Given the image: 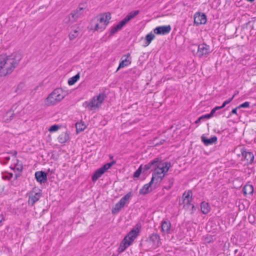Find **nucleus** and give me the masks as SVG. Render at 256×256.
Returning a JSON list of instances; mask_svg holds the SVG:
<instances>
[{
    "label": "nucleus",
    "instance_id": "nucleus-50",
    "mask_svg": "<svg viewBox=\"0 0 256 256\" xmlns=\"http://www.w3.org/2000/svg\"><path fill=\"white\" fill-rule=\"evenodd\" d=\"M12 115H13V114H12V115L10 116V118L12 117Z\"/></svg>",
    "mask_w": 256,
    "mask_h": 256
},
{
    "label": "nucleus",
    "instance_id": "nucleus-22",
    "mask_svg": "<svg viewBox=\"0 0 256 256\" xmlns=\"http://www.w3.org/2000/svg\"><path fill=\"white\" fill-rule=\"evenodd\" d=\"M158 160V158H154L153 160H151L150 162L144 165H142V172H144L150 168H154L155 164H156Z\"/></svg>",
    "mask_w": 256,
    "mask_h": 256
},
{
    "label": "nucleus",
    "instance_id": "nucleus-37",
    "mask_svg": "<svg viewBox=\"0 0 256 256\" xmlns=\"http://www.w3.org/2000/svg\"><path fill=\"white\" fill-rule=\"evenodd\" d=\"M120 30V28H116V26L112 28L111 30L110 34L111 35L114 34V33H116L118 30Z\"/></svg>",
    "mask_w": 256,
    "mask_h": 256
},
{
    "label": "nucleus",
    "instance_id": "nucleus-41",
    "mask_svg": "<svg viewBox=\"0 0 256 256\" xmlns=\"http://www.w3.org/2000/svg\"><path fill=\"white\" fill-rule=\"evenodd\" d=\"M216 111V110L214 108L210 112V113L212 116H213V115L214 114Z\"/></svg>",
    "mask_w": 256,
    "mask_h": 256
},
{
    "label": "nucleus",
    "instance_id": "nucleus-38",
    "mask_svg": "<svg viewBox=\"0 0 256 256\" xmlns=\"http://www.w3.org/2000/svg\"><path fill=\"white\" fill-rule=\"evenodd\" d=\"M202 118H210L212 117L211 115L210 114H204V115H202L201 116Z\"/></svg>",
    "mask_w": 256,
    "mask_h": 256
},
{
    "label": "nucleus",
    "instance_id": "nucleus-45",
    "mask_svg": "<svg viewBox=\"0 0 256 256\" xmlns=\"http://www.w3.org/2000/svg\"><path fill=\"white\" fill-rule=\"evenodd\" d=\"M4 220V218L2 215H0V226L2 224V222Z\"/></svg>",
    "mask_w": 256,
    "mask_h": 256
},
{
    "label": "nucleus",
    "instance_id": "nucleus-40",
    "mask_svg": "<svg viewBox=\"0 0 256 256\" xmlns=\"http://www.w3.org/2000/svg\"><path fill=\"white\" fill-rule=\"evenodd\" d=\"M239 108H234L232 110V112H231V113L232 114H237V110Z\"/></svg>",
    "mask_w": 256,
    "mask_h": 256
},
{
    "label": "nucleus",
    "instance_id": "nucleus-15",
    "mask_svg": "<svg viewBox=\"0 0 256 256\" xmlns=\"http://www.w3.org/2000/svg\"><path fill=\"white\" fill-rule=\"evenodd\" d=\"M171 30V27L170 25L160 26L156 28L154 32L156 34L164 35L168 34Z\"/></svg>",
    "mask_w": 256,
    "mask_h": 256
},
{
    "label": "nucleus",
    "instance_id": "nucleus-6",
    "mask_svg": "<svg viewBox=\"0 0 256 256\" xmlns=\"http://www.w3.org/2000/svg\"><path fill=\"white\" fill-rule=\"evenodd\" d=\"M64 98L63 92L60 88L55 89L46 99V104L47 106L54 105Z\"/></svg>",
    "mask_w": 256,
    "mask_h": 256
},
{
    "label": "nucleus",
    "instance_id": "nucleus-42",
    "mask_svg": "<svg viewBox=\"0 0 256 256\" xmlns=\"http://www.w3.org/2000/svg\"><path fill=\"white\" fill-rule=\"evenodd\" d=\"M4 158L6 160V162H4V164H6L10 160V157L9 156H6Z\"/></svg>",
    "mask_w": 256,
    "mask_h": 256
},
{
    "label": "nucleus",
    "instance_id": "nucleus-8",
    "mask_svg": "<svg viewBox=\"0 0 256 256\" xmlns=\"http://www.w3.org/2000/svg\"><path fill=\"white\" fill-rule=\"evenodd\" d=\"M132 196V192H129L124 196H123L120 201L117 202L114 207L112 208V214L118 213L128 201L130 198Z\"/></svg>",
    "mask_w": 256,
    "mask_h": 256
},
{
    "label": "nucleus",
    "instance_id": "nucleus-18",
    "mask_svg": "<svg viewBox=\"0 0 256 256\" xmlns=\"http://www.w3.org/2000/svg\"><path fill=\"white\" fill-rule=\"evenodd\" d=\"M160 238L156 234H152L149 238V242L153 248H156L159 246Z\"/></svg>",
    "mask_w": 256,
    "mask_h": 256
},
{
    "label": "nucleus",
    "instance_id": "nucleus-13",
    "mask_svg": "<svg viewBox=\"0 0 256 256\" xmlns=\"http://www.w3.org/2000/svg\"><path fill=\"white\" fill-rule=\"evenodd\" d=\"M42 196L40 192H36L34 191L30 192L28 194V204L31 206L37 202Z\"/></svg>",
    "mask_w": 256,
    "mask_h": 256
},
{
    "label": "nucleus",
    "instance_id": "nucleus-31",
    "mask_svg": "<svg viewBox=\"0 0 256 256\" xmlns=\"http://www.w3.org/2000/svg\"><path fill=\"white\" fill-rule=\"evenodd\" d=\"M17 163L14 164V166L12 169L14 171H18V172H21L22 170L23 166L22 164H19V162L16 160Z\"/></svg>",
    "mask_w": 256,
    "mask_h": 256
},
{
    "label": "nucleus",
    "instance_id": "nucleus-49",
    "mask_svg": "<svg viewBox=\"0 0 256 256\" xmlns=\"http://www.w3.org/2000/svg\"><path fill=\"white\" fill-rule=\"evenodd\" d=\"M254 0H249V1H250V2H252V1H254Z\"/></svg>",
    "mask_w": 256,
    "mask_h": 256
},
{
    "label": "nucleus",
    "instance_id": "nucleus-12",
    "mask_svg": "<svg viewBox=\"0 0 256 256\" xmlns=\"http://www.w3.org/2000/svg\"><path fill=\"white\" fill-rule=\"evenodd\" d=\"M211 52L210 46L203 43L198 45L197 54L198 57L202 58L204 56L208 55Z\"/></svg>",
    "mask_w": 256,
    "mask_h": 256
},
{
    "label": "nucleus",
    "instance_id": "nucleus-14",
    "mask_svg": "<svg viewBox=\"0 0 256 256\" xmlns=\"http://www.w3.org/2000/svg\"><path fill=\"white\" fill-rule=\"evenodd\" d=\"M206 22V16L203 13L197 12L194 16V23L198 26L204 24Z\"/></svg>",
    "mask_w": 256,
    "mask_h": 256
},
{
    "label": "nucleus",
    "instance_id": "nucleus-5",
    "mask_svg": "<svg viewBox=\"0 0 256 256\" xmlns=\"http://www.w3.org/2000/svg\"><path fill=\"white\" fill-rule=\"evenodd\" d=\"M139 232L138 228H134L131 230L123 239L118 248L119 253L124 252L136 238Z\"/></svg>",
    "mask_w": 256,
    "mask_h": 256
},
{
    "label": "nucleus",
    "instance_id": "nucleus-46",
    "mask_svg": "<svg viewBox=\"0 0 256 256\" xmlns=\"http://www.w3.org/2000/svg\"><path fill=\"white\" fill-rule=\"evenodd\" d=\"M164 140H162L160 141V144H162L164 143Z\"/></svg>",
    "mask_w": 256,
    "mask_h": 256
},
{
    "label": "nucleus",
    "instance_id": "nucleus-17",
    "mask_svg": "<svg viewBox=\"0 0 256 256\" xmlns=\"http://www.w3.org/2000/svg\"><path fill=\"white\" fill-rule=\"evenodd\" d=\"M183 203L184 204V207L187 208L191 205V202L192 200V192L189 190L186 191L182 194Z\"/></svg>",
    "mask_w": 256,
    "mask_h": 256
},
{
    "label": "nucleus",
    "instance_id": "nucleus-29",
    "mask_svg": "<svg viewBox=\"0 0 256 256\" xmlns=\"http://www.w3.org/2000/svg\"><path fill=\"white\" fill-rule=\"evenodd\" d=\"M79 30H72L69 34V38L70 40H72L75 39L79 34Z\"/></svg>",
    "mask_w": 256,
    "mask_h": 256
},
{
    "label": "nucleus",
    "instance_id": "nucleus-11",
    "mask_svg": "<svg viewBox=\"0 0 256 256\" xmlns=\"http://www.w3.org/2000/svg\"><path fill=\"white\" fill-rule=\"evenodd\" d=\"M139 13L140 11L138 10L132 11L117 24L116 28L120 30L128 22L134 18Z\"/></svg>",
    "mask_w": 256,
    "mask_h": 256
},
{
    "label": "nucleus",
    "instance_id": "nucleus-19",
    "mask_svg": "<svg viewBox=\"0 0 256 256\" xmlns=\"http://www.w3.org/2000/svg\"><path fill=\"white\" fill-rule=\"evenodd\" d=\"M35 177L36 180L40 184L44 183L47 180V176L46 174L42 171L36 172Z\"/></svg>",
    "mask_w": 256,
    "mask_h": 256
},
{
    "label": "nucleus",
    "instance_id": "nucleus-30",
    "mask_svg": "<svg viewBox=\"0 0 256 256\" xmlns=\"http://www.w3.org/2000/svg\"><path fill=\"white\" fill-rule=\"evenodd\" d=\"M80 78V74L78 73L74 76L70 78L68 81V84L69 85H73L75 82H76Z\"/></svg>",
    "mask_w": 256,
    "mask_h": 256
},
{
    "label": "nucleus",
    "instance_id": "nucleus-10",
    "mask_svg": "<svg viewBox=\"0 0 256 256\" xmlns=\"http://www.w3.org/2000/svg\"><path fill=\"white\" fill-rule=\"evenodd\" d=\"M83 11L84 9L82 8L78 7L66 18V22L70 23L75 22L76 20L82 14Z\"/></svg>",
    "mask_w": 256,
    "mask_h": 256
},
{
    "label": "nucleus",
    "instance_id": "nucleus-21",
    "mask_svg": "<svg viewBox=\"0 0 256 256\" xmlns=\"http://www.w3.org/2000/svg\"><path fill=\"white\" fill-rule=\"evenodd\" d=\"M201 140L206 146H209L217 142V137L214 136L210 138H208L203 135L201 136Z\"/></svg>",
    "mask_w": 256,
    "mask_h": 256
},
{
    "label": "nucleus",
    "instance_id": "nucleus-34",
    "mask_svg": "<svg viewBox=\"0 0 256 256\" xmlns=\"http://www.w3.org/2000/svg\"><path fill=\"white\" fill-rule=\"evenodd\" d=\"M60 128V126H58V125H53L52 126H51L48 130L50 132H56V130H58V128Z\"/></svg>",
    "mask_w": 256,
    "mask_h": 256
},
{
    "label": "nucleus",
    "instance_id": "nucleus-43",
    "mask_svg": "<svg viewBox=\"0 0 256 256\" xmlns=\"http://www.w3.org/2000/svg\"><path fill=\"white\" fill-rule=\"evenodd\" d=\"M223 107H222V106H216L215 108H214L216 110H220L221 108H222Z\"/></svg>",
    "mask_w": 256,
    "mask_h": 256
},
{
    "label": "nucleus",
    "instance_id": "nucleus-16",
    "mask_svg": "<svg viewBox=\"0 0 256 256\" xmlns=\"http://www.w3.org/2000/svg\"><path fill=\"white\" fill-rule=\"evenodd\" d=\"M130 59V53H128L124 55L122 57V60L120 62L119 66L116 71L118 70L121 68H123L130 65L132 62Z\"/></svg>",
    "mask_w": 256,
    "mask_h": 256
},
{
    "label": "nucleus",
    "instance_id": "nucleus-33",
    "mask_svg": "<svg viewBox=\"0 0 256 256\" xmlns=\"http://www.w3.org/2000/svg\"><path fill=\"white\" fill-rule=\"evenodd\" d=\"M142 172V166H140L138 168V169L134 172V177L138 178L141 172Z\"/></svg>",
    "mask_w": 256,
    "mask_h": 256
},
{
    "label": "nucleus",
    "instance_id": "nucleus-26",
    "mask_svg": "<svg viewBox=\"0 0 256 256\" xmlns=\"http://www.w3.org/2000/svg\"><path fill=\"white\" fill-rule=\"evenodd\" d=\"M242 192L244 196L252 194L254 192L253 186L250 184L245 185L242 188Z\"/></svg>",
    "mask_w": 256,
    "mask_h": 256
},
{
    "label": "nucleus",
    "instance_id": "nucleus-47",
    "mask_svg": "<svg viewBox=\"0 0 256 256\" xmlns=\"http://www.w3.org/2000/svg\"><path fill=\"white\" fill-rule=\"evenodd\" d=\"M172 184H173V182H172H172H170V186H169V188H171V186L172 185Z\"/></svg>",
    "mask_w": 256,
    "mask_h": 256
},
{
    "label": "nucleus",
    "instance_id": "nucleus-35",
    "mask_svg": "<svg viewBox=\"0 0 256 256\" xmlns=\"http://www.w3.org/2000/svg\"><path fill=\"white\" fill-rule=\"evenodd\" d=\"M235 95L236 94H234L232 98H228V100H226V101H224L222 104V107L224 108L226 104L230 103L232 101V100L234 99V98Z\"/></svg>",
    "mask_w": 256,
    "mask_h": 256
},
{
    "label": "nucleus",
    "instance_id": "nucleus-28",
    "mask_svg": "<svg viewBox=\"0 0 256 256\" xmlns=\"http://www.w3.org/2000/svg\"><path fill=\"white\" fill-rule=\"evenodd\" d=\"M154 38L155 36L153 34L150 33L148 34L146 36V46H148Z\"/></svg>",
    "mask_w": 256,
    "mask_h": 256
},
{
    "label": "nucleus",
    "instance_id": "nucleus-7",
    "mask_svg": "<svg viewBox=\"0 0 256 256\" xmlns=\"http://www.w3.org/2000/svg\"><path fill=\"white\" fill-rule=\"evenodd\" d=\"M116 163L115 161L107 163L102 167L98 168L92 176V180L94 182L96 181L108 169Z\"/></svg>",
    "mask_w": 256,
    "mask_h": 256
},
{
    "label": "nucleus",
    "instance_id": "nucleus-23",
    "mask_svg": "<svg viewBox=\"0 0 256 256\" xmlns=\"http://www.w3.org/2000/svg\"><path fill=\"white\" fill-rule=\"evenodd\" d=\"M171 228V224L169 220H164L162 222L161 228L162 232L164 234L169 232Z\"/></svg>",
    "mask_w": 256,
    "mask_h": 256
},
{
    "label": "nucleus",
    "instance_id": "nucleus-2",
    "mask_svg": "<svg viewBox=\"0 0 256 256\" xmlns=\"http://www.w3.org/2000/svg\"><path fill=\"white\" fill-rule=\"evenodd\" d=\"M170 166L171 164L170 162H164L161 158H158V162L155 164L153 168L152 181H154L156 183L161 182Z\"/></svg>",
    "mask_w": 256,
    "mask_h": 256
},
{
    "label": "nucleus",
    "instance_id": "nucleus-36",
    "mask_svg": "<svg viewBox=\"0 0 256 256\" xmlns=\"http://www.w3.org/2000/svg\"><path fill=\"white\" fill-rule=\"evenodd\" d=\"M250 106V102H246L244 103L239 105L237 106V108H246Z\"/></svg>",
    "mask_w": 256,
    "mask_h": 256
},
{
    "label": "nucleus",
    "instance_id": "nucleus-44",
    "mask_svg": "<svg viewBox=\"0 0 256 256\" xmlns=\"http://www.w3.org/2000/svg\"><path fill=\"white\" fill-rule=\"evenodd\" d=\"M202 116H200L196 120L195 122V123L196 124L199 123L200 122L201 120H202Z\"/></svg>",
    "mask_w": 256,
    "mask_h": 256
},
{
    "label": "nucleus",
    "instance_id": "nucleus-48",
    "mask_svg": "<svg viewBox=\"0 0 256 256\" xmlns=\"http://www.w3.org/2000/svg\"><path fill=\"white\" fill-rule=\"evenodd\" d=\"M16 152H14V155L16 156Z\"/></svg>",
    "mask_w": 256,
    "mask_h": 256
},
{
    "label": "nucleus",
    "instance_id": "nucleus-20",
    "mask_svg": "<svg viewBox=\"0 0 256 256\" xmlns=\"http://www.w3.org/2000/svg\"><path fill=\"white\" fill-rule=\"evenodd\" d=\"M242 154L246 161L247 164H252V162L254 159V155L252 152L244 150L242 152Z\"/></svg>",
    "mask_w": 256,
    "mask_h": 256
},
{
    "label": "nucleus",
    "instance_id": "nucleus-24",
    "mask_svg": "<svg viewBox=\"0 0 256 256\" xmlns=\"http://www.w3.org/2000/svg\"><path fill=\"white\" fill-rule=\"evenodd\" d=\"M153 182H155L154 181H152V180L151 179L150 182L148 184H144L142 188L140 190V193L145 194L150 192L152 190V189H150V187Z\"/></svg>",
    "mask_w": 256,
    "mask_h": 256
},
{
    "label": "nucleus",
    "instance_id": "nucleus-3",
    "mask_svg": "<svg viewBox=\"0 0 256 256\" xmlns=\"http://www.w3.org/2000/svg\"><path fill=\"white\" fill-rule=\"evenodd\" d=\"M111 18L110 13H103L94 18L92 22V29L102 32L105 29Z\"/></svg>",
    "mask_w": 256,
    "mask_h": 256
},
{
    "label": "nucleus",
    "instance_id": "nucleus-1",
    "mask_svg": "<svg viewBox=\"0 0 256 256\" xmlns=\"http://www.w3.org/2000/svg\"><path fill=\"white\" fill-rule=\"evenodd\" d=\"M22 58L20 54L14 53L8 56H0V76L11 74Z\"/></svg>",
    "mask_w": 256,
    "mask_h": 256
},
{
    "label": "nucleus",
    "instance_id": "nucleus-25",
    "mask_svg": "<svg viewBox=\"0 0 256 256\" xmlns=\"http://www.w3.org/2000/svg\"><path fill=\"white\" fill-rule=\"evenodd\" d=\"M58 141L61 143L64 144L69 139V136L66 132H62L61 133L58 138Z\"/></svg>",
    "mask_w": 256,
    "mask_h": 256
},
{
    "label": "nucleus",
    "instance_id": "nucleus-32",
    "mask_svg": "<svg viewBox=\"0 0 256 256\" xmlns=\"http://www.w3.org/2000/svg\"><path fill=\"white\" fill-rule=\"evenodd\" d=\"M76 127L77 132H78L84 130L86 128V126L82 123L77 122L76 124Z\"/></svg>",
    "mask_w": 256,
    "mask_h": 256
},
{
    "label": "nucleus",
    "instance_id": "nucleus-9",
    "mask_svg": "<svg viewBox=\"0 0 256 256\" xmlns=\"http://www.w3.org/2000/svg\"><path fill=\"white\" fill-rule=\"evenodd\" d=\"M132 196V192H129L124 196H123L120 201L117 202L114 207L112 208V214L118 213L128 201L130 198Z\"/></svg>",
    "mask_w": 256,
    "mask_h": 256
},
{
    "label": "nucleus",
    "instance_id": "nucleus-27",
    "mask_svg": "<svg viewBox=\"0 0 256 256\" xmlns=\"http://www.w3.org/2000/svg\"><path fill=\"white\" fill-rule=\"evenodd\" d=\"M200 209L204 214H207L210 210V206L208 202H202L200 204Z\"/></svg>",
    "mask_w": 256,
    "mask_h": 256
},
{
    "label": "nucleus",
    "instance_id": "nucleus-39",
    "mask_svg": "<svg viewBox=\"0 0 256 256\" xmlns=\"http://www.w3.org/2000/svg\"><path fill=\"white\" fill-rule=\"evenodd\" d=\"M191 205H192V209H191L190 213H191V214H192L194 213V211L196 210V208L194 205H193V204H191Z\"/></svg>",
    "mask_w": 256,
    "mask_h": 256
},
{
    "label": "nucleus",
    "instance_id": "nucleus-4",
    "mask_svg": "<svg viewBox=\"0 0 256 256\" xmlns=\"http://www.w3.org/2000/svg\"><path fill=\"white\" fill-rule=\"evenodd\" d=\"M106 98V96L104 93H100L94 96L90 100L84 102L82 106L88 110H98L102 106Z\"/></svg>",
    "mask_w": 256,
    "mask_h": 256
}]
</instances>
